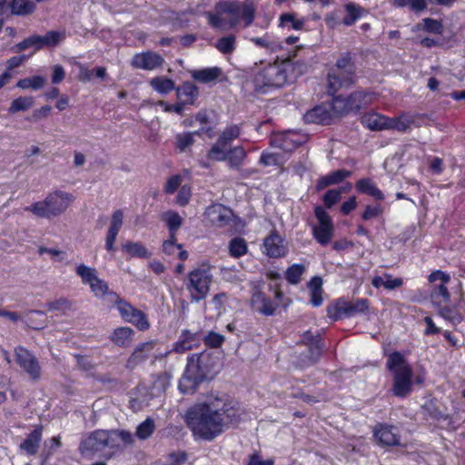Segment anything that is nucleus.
Returning a JSON list of instances; mask_svg holds the SVG:
<instances>
[{
    "label": "nucleus",
    "mask_w": 465,
    "mask_h": 465,
    "mask_svg": "<svg viewBox=\"0 0 465 465\" xmlns=\"http://www.w3.org/2000/svg\"><path fill=\"white\" fill-rule=\"evenodd\" d=\"M326 313L331 322L349 319L348 300L345 297L333 300L327 305Z\"/></svg>",
    "instance_id": "27"
},
{
    "label": "nucleus",
    "mask_w": 465,
    "mask_h": 465,
    "mask_svg": "<svg viewBox=\"0 0 465 465\" xmlns=\"http://www.w3.org/2000/svg\"><path fill=\"white\" fill-rule=\"evenodd\" d=\"M267 290L272 297L265 292L262 284H254L252 288L250 306L261 315L273 316L277 313L284 294L278 284L269 283Z\"/></svg>",
    "instance_id": "4"
},
{
    "label": "nucleus",
    "mask_w": 465,
    "mask_h": 465,
    "mask_svg": "<svg viewBox=\"0 0 465 465\" xmlns=\"http://www.w3.org/2000/svg\"><path fill=\"white\" fill-rule=\"evenodd\" d=\"M154 430L155 422L153 419L148 417L145 420L137 426L135 436L141 440H145L153 435Z\"/></svg>",
    "instance_id": "50"
},
{
    "label": "nucleus",
    "mask_w": 465,
    "mask_h": 465,
    "mask_svg": "<svg viewBox=\"0 0 465 465\" xmlns=\"http://www.w3.org/2000/svg\"><path fill=\"white\" fill-rule=\"evenodd\" d=\"M208 25L216 30L233 29L241 22L244 28L252 25L256 17V6L251 0L243 2L222 0L215 4L214 12H206Z\"/></svg>",
    "instance_id": "2"
},
{
    "label": "nucleus",
    "mask_w": 465,
    "mask_h": 465,
    "mask_svg": "<svg viewBox=\"0 0 465 465\" xmlns=\"http://www.w3.org/2000/svg\"><path fill=\"white\" fill-rule=\"evenodd\" d=\"M203 380H179L178 388L183 394H193Z\"/></svg>",
    "instance_id": "63"
},
{
    "label": "nucleus",
    "mask_w": 465,
    "mask_h": 465,
    "mask_svg": "<svg viewBox=\"0 0 465 465\" xmlns=\"http://www.w3.org/2000/svg\"><path fill=\"white\" fill-rule=\"evenodd\" d=\"M46 314L38 310L30 311L26 315L27 325L34 330H41L45 328Z\"/></svg>",
    "instance_id": "49"
},
{
    "label": "nucleus",
    "mask_w": 465,
    "mask_h": 465,
    "mask_svg": "<svg viewBox=\"0 0 465 465\" xmlns=\"http://www.w3.org/2000/svg\"><path fill=\"white\" fill-rule=\"evenodd\" d=\"M304 271L305 267L302 264L294 263L286 270L285 278L291 284H297L301 282Z\"/></svg>",
    "instance_id": "58"
},
{
    "label": "nucleus",
    "mask_w": 465,
    "mask_h": 465,
    "mask_svg": "<svg viewBox=\"0 0 465 465\" xmlns=\"http://www.w3.org/2000/svg\"><path fill=\"white\" fill-rule=\"evenodd\" d=\"M193 143L194 139L193 133H184L183 134H178L176 137V146L181 152L185 151V149L191 146Z\"/></svg>",
    "instance_id": "64"
},
{
    "label": "nucleus",
    "mask_w": 465,
    "mask_h": 465,
    "mask_svg": "<svg viewBox=\"0 0 465 465\" xmlns=\"http://www.w3.org/2000/svg\"><path fill=\"white\" fill-rule=\"evenodd\" d=\"M34 99L31 96H19L13 100L8 109L10 114H15L21 111H26L32 107Z\"/></svg>",
    "instance_id": "57"
},
{
    "label": "nucleus",
    "mask_w": 465,
    "mask_h": 465,
    "mask_svg": "<svg viewBox=\"0 0 465 465\" xmlns=\"http://www.w3.org/2000/svg\"><path fill=\"white\" fill-rule=\"evenodd\" d=\"M15 361L31 378H39L41 366L37 358L26 348L17 346L15 348Z\"/></svg>",
    "instance_id": "17"
},
{
    "label": "nucleus",
    "mask_w": 465,
    "mask_h": 465,
    "mask_svg": "<svg viewBox=\"0 0 465 465\" xmlns=\"http://www.w3.org/2000/svg\"><path fill=\"white\" fill-rule=\"evenodd\" d=\"M418 27L429 34L434 35H442L444 31L442 22L430 17L422 19V27H420V25Z\"/></svg>",
    "instance_id": "54"
},
{
    "label": "nucleus",
    "mask_w": 465,
    "mask_h": 465,
    "mask_svg": "<svg viewBox=\"0 0 465 465\" xmlns=\"http://www.w3.org/2000/svg\"><path fill=\"white\" fill-rule=\"evenodd\" d=\"M301 343L307 347V350L302 355L303 364L306 366L315 364L322 357L324 342L321 334H313L311 331H306L302 335Z\"/></svg>",
    "instance_id": "13"
},
{
    "label": "nucleus",
    "mask_w": 465,
    "mask_h": 465,
    "mask_svg": "<svg viewBox=\"0 0 465 465\" xmlns=\"http://www.w3.org/2000/svg\"><path fill=\"white\" fill-rule=\"evenodd\" d=\"M251 81L255 93L266 94L282 87L287 83L286 65L277 61L273 63L260 61L252 69Z\"/></svg>",
    "instance_id": "3"
},
{
    "label": "nucleus",
    "mask_w": 465,
    "mask_h": 465,
    "mask_svg": "<svg viewBox=\"0 0 465 465\" xmlns=\"http://www.w3.org/2000/svg\"><path fill=\"white\" fill-rule=\"evenodd\" d=\"M134 331L127 326L115 328L110 335L111 341L118 347L128 348L134 340Z\"/></svg>",
    "instance_id": "31"
},
{
    "label": "nucleus",
    "mask_w": 465,
    "mask_h": 465,
    "mask_svg": "<svg viewBox=\"0 0 465 465\" xmlns=\"http://www.w3.org/2000/svg\"><path fill=\"white\" fill-rule=\"evenodd\" d=\"M150 85L157 93L167 94L175 89L174 82L165 76H156L151 79Z\"/></svg>",
    "instance_id": "42"
},
{
    "label": "nucleus",
    "mask_w": 465,
    "mask_h": 465,
    "mask_svg": "<svg viewBox=\"0 0 465 465\" xmlns=\"http://www.w3.org/2000/svg\"><path fill=\"white\" fill-rule=\"evenodd\" d=\"M62 35L57 31H48L45 35H33L15 45L14 50L21 52L30 47H34L36 51L43 49L45 46L54 47L59 44Z\"/></svg>",
    "instance_id": "14"
},
{
    "label": "nucleus",
    "mask_w": 465,
    "mask_h": 465,
    "mask_svg": "<svg viewBox=\"0 0 465 465\" xmlns=\"http://www.w3.org/2000/svg\"><path fill=\"white\" fill-rule=\"evenodd\" d=\"M282 240L276 231L270 232L263 241L264 253L271 258H280L285 255Z\"/></svg>",
    "instance_id": "25"
},
{
    "label": "nucleus",
    "mask_w": 465,
    "mask_h": 465,
    "mask_svg": "<svg viewBox=\"0 0 465 465\" xmlns=\"http://www.w3.org/2000/svg\"><path fill=\"white\" fill-rule=\"evenodd\" d=\"M42 438L41 429L34 430L27 438L20 444V448L27 454H35L38 450Z\"/></svg>",
    "instance_id": "40"
},
{
    "label": "nucleus",
    "mask_w": 465,
    "mask_h": 465,
    "mask_svg": "<svg viewBox=\"0 0 465 465\" xmlns=\"http://www.w3.org/2000/svg\"><path fill=\"white\" fill-rule=\"evenodd\" d=\"M241 134V129L238 125L232 124L227 126L218 137V141L230 147L231 143Z\"/></svg>",
    "instance_id": "56"
},
{
    "label": "nucleus",
    "mask_w": 465,
    "mask_h": 465,
    "mask_svg": "<svg viewBox=\"0 0 465 465\" xmlns=\"http://www.w3.org/2000/svg\"><path fill=\"white\" fill-rule=\"evenodd\" d=\"M411 380H395L393 392L398 397H405L411 390Z\"/></svg>",
    "instance_id": "62"
},
{
    "label": "nucleus",
    "mask_w": 465,
    "mask_h": 465,
    "mask_svg": "<svg viewBox=\"0 0 465 465\" xmlns=\"http://www.w3.org/2000/svg\"><path fill=\"white\" fill-rule=\"evenodd\" d=\"M205 214L213 226L223 228L230 225L233 212L223 204L214 203L206 209Z\"/></svg>",
    "instance_id": "19"
},
{
    "label": "nucleus",
    "mask_w": 465,
    "mask_h": 465,
    "mask_svg": "<svg viewBox=\"0 0 465 465\" xmlns=\"http://www.w3.org/2000/svg\"><path fill=\"white\" fill-rule=\"evenodd\" d=\"M347 15L342 19V24L346 26L353 25L356 21L367 14V10L355 3H348L344 5Z\"/></svg>",
    "instance_id": "39"
},
{
    "label": "nucleus",
    "mask_w": 465,
    "mask_h": 465,
    "mask_svg": "<svg viewBox=\"0 0 465 465\" xmlns=\"http://www.w3.org/2000/svg\"><path fill=\"white\" fill-rule=\"evenodd\" d=\"M369 307L370 302L366 298H358L354 302L348 301L349 318L367 312Z\"/></svg>",
    "instance_id": "51"
},
{
    "label": "nucleus",
    "mask_w": 465,
    "mask_h": 465,
    "mask_svg": "<svg viewBox=\"0 0 465 465\" xmlns=\"http://www.w3.org/2000/svg\"><path fill=\"white\" fill-rule=\"evenodd\" d=\"M112 446H114V440L110 436V430H96L82 439L79 451L83 456L92 457L106 448L112 450Z\"/></svg>",
    "instance_id": "9"
},
{
    "label": "nucleus",
    "mask_w": 465,
    "mask_h": 465,
    "mask_svg": "<svg viewBox=\"0 0 465 465\" xmlns=\"http://www.w3.org/2000/svg\"><path fill=\"white\" fill-rule=\"evenodd\" d=\"M373 432L375 439L382 446L401 445V435L399 430L394 426L378 424Z\"/></svg>",
    "instance_id": "22"
},
{
    "label": "nucleus",
    "mask_w": 465,
    "mask_h": 465,
    "mask_svg": "<svg viewBox=\"0 0 465 465\" xmlns=\"http://www.w3.org/2000/svg\"><path fill=\"white\" fill-rule=\"evenodd\" d=\"M439 314L444 320L450 322L452 325L457 326L464 321L460 309L457 305L443 306L440 309Z\"/></svg>",
    "instance_id": "41"
},
{
    "label": "nucleus",
    "mask_w": 465,
    "mask_h": 465,
    "mask_svg": "<svg viewBox=\"0 0 465 465\" xmlns=\"http://www.w3.org/2000/svg\"><path fill=\"white\" fill-rule=\"evenodd\" d=\"M227 165L230 169L240 171L246 158V152L242 146H234L228 148L227 151Z\"/></svg>",
    "instance_id": "35"
},
{
    "label": "nucleus",
    "mask_w": 465,
    "mask_h": 465,
    "mask_svg": "<svg viewBox=\"0 0 465 465\" xmlns=\"http://www.w3.org/2000/svg\"><path fill=\"white\" fill-rule=\"evenodd\" d=\"M330 69H334L335 71H345V74H357V66L354 60V55L351 52H344L341 54V55L336 60L335 64H332Z\"/></svg>",
    "instance_id": "34"
},
{
    "label": "nucleus",
    "mask_w": 465,
    "mask_h": 465,
    "mask_svg": "<svg viewBox=\"0 0 465 465\" xmlns=\"http://www.w3.org/2000/svg\"><path fill=\"white\" fill-rule=\"evenodd\" d=\"M280 25H285L287 23H292V28L294 30H301L304 25L303 19H296L294 13H283L280 15Z\"/></svg>",
    "instance_id": "61"
},
{
    "label": "nucleus",
    "mask_w": 465,
    "mask_h": 465,
    "mask_svg": "<svg viewBox=\"0 0 465 465\" xmlns=\"http://www.w3.org/2000/svg\"><path fill=\"white\" fill-rule=\"evenodd\" d=\"M314 215L318 221V225L312 227V236L318 243L325 246L330 243L334 235L333 221L321 205L314 207Z\"/></svg>",
    "instance_id": "10"
},
{
    "label": "nucleus",
    "mask_w": 465,
    "mask_h": 465,
    "mask_svg": "<svg viewBox=\"0 0 465 465\" xmlns=\"http://www.w3.org/2000/svg\"><path fill=\"white\" fill-rule=\"evenodd\" d=\"M303 120L306 124H326L331 120V114L325 106L316 105L304 114Z\"/></svg>",
    "instance_id": "33"
},
{
    "label": "nucleus",
    "mask_w": 465,
    "mask_h": 465,
    "mask_svg": "<svg viewBox=\"0 0 465 465\" xmlns=\"http://www.w3.org/2000/svg\"><path fill=\"white\" fill-rule=\"evenodd\" d=\"M373 101V93L365 90H357L348 96L336 95L332 98L331 106L341 114L350 112H359L367 107Z\"/></svg>",
    "instance_id": "7"
},
{
    "label": "nucleus",
    "mask_w": 465,
    "mask_h": 465,
    "mask_svg": "<svg viewBox=\"0 0 465 465\" xmlns=\"http://www.w3.org/2000/svg\"><path fill=\"white\" fill-rule=\"evenodd\" d=\"M110 294L115 297L114 305L124 322L134 325L140 331L150 329L151 323L148 315L144 312L133 306L116 292H112Z\"/></svg>",
    "instance_id": "8"
},
{
    "label": "nucleus",
    "mask_w": 465,
    "mask_h": 465,
    "mask_svg": "<svg viewBox=\"0 0 465 465\" xmlns=\"http://www.w3.org/2000/svg\"><path fill=\"white\" fill-rule=\"evenodd\" d=\"M242 414L238 402L227 396H215L191 406L184 421L196 440L213 441L237 424Z\"/></svg>",
    "instance_id": "1"
},
{
    "label": "nucleus",
    "mask_w": 465,
    "mask_h": 465,
    "mask_svg": "<svg viewBox=\"0 0 465 465\" xmlns=\"http://www.w3.org/2000/svg\"><path fill=\"white\" fill-rule=\"evenodd\" d=\"M228 146L216 141L207 152V158L213 162H224L227 158Z\"/></svg>",
    "instance_id": "45"
},
{
    "label": "nucleus",
    "mask_w": 465,
    "mask_h": 465,
    "mask_svg": "<svg viewBox=\"0 0 465 465\" xmlns=\"http://www.w3.org/2000/svg\"><path fill=\"white\" fill-rule=\"evenodd\" d=\"M12 15H28L35 12L36 5L34 0H8Z\"/></svg>",
    "instance_id": "38"
},
{
    "label": "nucleus",
    "mask_w": 465,
    "mask_h": 465,
    "mask_svg": "<svg viewBox=\"0 0 465 465\" xmlns=\"http://www.w3.org/2000/svg\"><path fill=\"white\" fill-rule=\"evenodd\" d=\"M222 69L217 66L206 67L192 72V77L202 84L215 82L222 74Z\"/></svg>",
    "instance_id": "36"
},
{
    "label": "nucleus",
    "mask_w": 465,
    "mask_h": 465,
    "mask_svg": "<svg viewBox=\"0 0 465 465\" xmlns=\"http://www.w3.org/2000/svg\"><path fill=\"white\" fill-rule=\"evenodd\" d=\"M123 220L124 213L122 210L118 209L113 213L111 217V224L105 238V249L109 252H115L114 242L123 225Z\"/></svg>",
    "instance_id": "24"
},
{
    "label": "nucleus",
    "mask_w": 465,
    "mask_h": 465,
    "mask_svg": "<svg viewBox=\"0 0 465 465\" xmlns=\"http://www.w3.org/2000/svg\"><path fill=\"white\" fill-rule=\"evenodd\" d=\"M411 124L412 120L402 115L392 118L388 117L387 130H396L399 132L405 133L407 132L408 129H410Z\"/></svg>",
    "instance_id": "53"
},
{
    "label": "nucleus",
    "mask_w": 465,
    "mask_h": 465,
    "mask_svg": "<svg viewBox=\"0 0 465 465\" xmlns=\"http://www.w3.org/2000/svg\"><path fill=\"white\" fill-rule=\"evenodd\" d=\"M322 281L320 277L315 276L311 282V299L310 302L313 307H319L322 303Z\"/></svg>",
    "instance_id": "48"
},
{
    "label": "nucleus",
    "mask_w": 465,
    "mask_h": 465,
    "mask_svg": "<svg viewBox=\"0 0 465 465\" xmlns=\"http://www.w3.org/2000/svg\"><path fill=\"white\" fill-rule=\"evenodd\" d=\"M422 410L424 414L428 415L431 419L440 421H447V426L455 429V426H451V420L449 418L448 414L443 413L439 408L435 405L433 401L426 402L422 406Z\"/></svg>",
    "instance_id": "43"
},
{
    "label": "nucleus",
    "mask_w": 465,
    "mask_h": 465,
    "mask_svg": "<svg viewBox=\"0 0 465 465\" xmlns=\"http://www.w3.org/2000/svg\"><path fill=\"white\" fill-rule=\"evenodd\" d=\"M45 307L50 312L65 313L67 311L71 310L72 302L67 298L62 297L52 302H47Z\"/></svg>",
    "instance_id": "59"
},
{
    "label": "nucleus",
    "mask_w": 465,
    "mask_h": 465,
    "mask_svg": "<svg viewBox=\"0 0 465 465\" xmlns=\"http://www.w3.org/2000/svg\"><path fill=\"white\" fill-rule=\"evenodd\" d=\"M110 436L114 440L112 450H120L121 440L124 445H132L134 443V436L130 431L124 430H110Z\"/></svg>",
    "instance_id": "44"
},
{
    "label": "nucleus",
    "mask_w": 465,
    "mask_h": 465,
    "mask_svg": "<svg viewBox=\"0 0 465 465\" xmlns=\"http://www.w3.org/2000/svg\"><path fill=\"white\" fill-rule=\"evenodd\" d=\"M355 189L358 193L371 196L375 200L381 201L384 199V193L378 188L375 182L370 177L359 179L355 183Z\"/></svg>",
    "instance_id": "32"
},
{
    "label": "nucleus",
    "mask_w": 465,
    "mask_h": 465,
    "mask_svg": "<svg viewBox=\"0 0 465 465\" xmlns=\"http://www.w3.org/2000/svg\"><path fill=\"white\" fill-rule=\"evenodd\" d=\"M386 369L393 378H413V369L405 355L394 351L387 355Z\"/></svg>",
    "instance_id": "15"
},
{
    "label": "nucleus",
    "mask_w": 465,
    "mask_h": 465,
    "mask_svg": "<svg viewBox=\"0 0 465 465\" xmlns=\"http://www.w3.org/2000/svg\"><path fill=\"white\" fill-rule=\"evenodd\" d=\"M176 96L185 105H193L199 96V88L190 81L183 82L175 87Z\"/></svg>",
    "instance_id": "28"
},
{
    "label": "nucleus",
    "mask_w": 465,
    "mask_h": 465,
    "mask_svg": "<svg viewBox=\"0 0 465 465\" xmlns=\"http://www.w3.org/2000/svg\"><path fill=\"white\" fill-rule=\"evenodd\" d=\"M303 143V138L298 133L292 131L277 133L270 139L272 146L279 148L285 153L293 152Z\"/></svg>",
    "instance_id": "18"
},
{
    "label": "nucleus",
    "mask_w": 465,
    "mask_h": 465,
    "mask_svg": "<svg viewBox=\"0 0 465 465\" xmlns=\"http://www.w3.org/2000/svg\"><path fill=\"white\" fill-rule=\"evenodd\" d=\"M75 273L84 284L89 285L91 292L97 298H103L109 293L108 283L97 276L95 268L80 263L75 267Z\"/></svg>",
    "instance_id": "11"
},
{
    "label": "nucleus",
    "mask_w": 465,
    "mask_h": 465,
    "mask_svg": "<svg viewBox=\"0 0 465 465\" xmlns=\"http://www.w3.org/2000/svg\"><path fill=\"white\" fill-rule=\"evenodd\" d=\"M203 341L202 331L193 332L189 329L182 331L179 339L173 344V351L176 353H184L185 351L197 349Z\"/></svg>",
    "instance_id": "21"
},
{
    "label": "nucleus",
    "mask_w": 465,
    "mask_h": 465,
    "mask_svg": "<svg viewBox=\"0 0 465 465\" xmlns=\"http://www.w3.org/2000/svg\"><path fill=\"white\" fill-rule=\"evenodd\" d=\"M361 124L371 131H382L388 129V116L376 112L366 113L361 117Z\"/></svg>",
    "instance_id": "30"
},
{
    "label": "nucleus",
    "mask_w": 465,
    "mask_h": 465,
    "mask_svg": "<svg viewBox=\"0 0 465 465\" xmlns=\"http://www.w3.org/2000/svg\"><path fill=\"white\" fill-rule=\"evenodd\" d=\"M229 254L233 258H240L248 252L246 241L242 237H234L229 242Z\"/></svg>",
    "instance_id": "47"
},
{
    "label": "nucleus",
    "mask_w": 465,
    "mask_h": 465,
    "mask_svg": "<svg viewBox=\"0 0 465 465\" xmlns=\"http://www.w3.org/2000/svg\"><path fill=\"white\" fill-rule=\"evenodd\" d=\"M154 346L155 341H153L142 342L137 345L127 360V366L134 368L137 364L148 359L150 353L154 349Z\"/></svg>",
    "instance_id": "29"
},
{
    "label": "nucleus",
    "mask_w": 465,
    "mask_h": 465,
    "mask_svg": "<svg viewBox=\"0 0 465 465\" xmlns=\"http://www.w3.org/2000/svg\"><path fill=\"white\" fill-rule=\"evenodd\" d=\"M212 361L211 355L205 351L191 354L187 358L185 373L183 378H208L213 371Z\"/></svg>",
    "instance_id": "12"
},
{
    "label": "nucleus",
    "mask_w": 465,
    "mask_h": 465,
    "mask_svg": "<svg viewBox=\"0 0 465 465\" xmlns=\"http://www.w3.org/2000/svg\"><path fill=\"white\" fill-rule=\"evenodd\" d=\"M215 47L223 54H232L236 48V37L233 35L219 38Z\"/></svg>",
    "instance_id": "52"
},
{
    "label": "nucleus",
    "mask_w": 465,
    "mask_h": 465,
    "mask_svg": "<svg viewBox=\"0 0 465 465\" xmlns=\"http://www.w3.org/2000/svg\"><path fill=\"white\" fill-rule=\"evenodd\" d=\"M164 63L163 57L156 52L145 51L135 54L131 61L134 68L153 71L162 67Z\"/></svg>",
    "instance_id": "20"
},
{
    "label": "nucleus",
    "mask_w": 465,
    "mask_h": 465,
    "mask_svg": "<svg viewBox=\"0 0 465 465\" xmlns=\"http://www.w3.org/2000/svg\"><path fill=\"white\" fill-rule=\"evenodd\" d=\"M341 198V189H330L322 196V206L324 209H331L333 205L340 202Z\"/></svg>",
    "instance_id": "60"
},
{
    "label": "nucleus",
    "mask_w": 465,
    "mask_h": 465,
    "mask_svg": "<svg viewBox=\"0 0 465 465\" xmlns=\"http://www.w3.org/2000/svg\"><path fill=\"white\" fill-rule=\"evenodd\" d=\"M225 341V337L214 331H209L203 336V342L207 348L219 349Z\"/></svg>",
    "instance_id": "55"
},
{
    "label": "nucleus",
    "mask_w": 465,
    "mask_h": 465,
    "mask_svg": "<svg viewBox=\"0 0 465 465\" xmlns=\"http://www.w3.org/2000/svg\"><path fill=\"white\" fill-rule=\"evenodd\" d=\"M213 280V276L209 264L203 263L190 271L184 285L190 292L191 301L199 302L204 300L210 292Z\"/></svg>",
    "instance_id": "6"
},
{
    "label": "nucleus",
    "mask_w": 465,
    "mask_h": 465,
    "mask_svg": "<svg viewBox=\"0 0 465 465\" xmlns=\"http://www.w3.org/2000/svg\"><path fill=\"white\" fill-rule=\"evenodd\" d=\"M351 174L352 172L346 169H339L331 172L326 175L321 176L317 180L315 189L317 192H321L328 186L338 184L343 182L346 178L351 177Z\"/></svg>",
    "instance_id": "26"
},
{
    "label": "nucleus",
    "mask_w": 465,
    "mask_h": 465,
    "mask_svg": "<svg viewBox=\"0 0 465 465\" xmlns=\"http://www.w3.org/2000/svg\"><path fill=\"white\" fill-rule=\"evenodd\" d=\"M73 199V195L68 193L55 191L49 193L44 201L35 202L25 207V211H29L40 218L55 217L67 209Z\"/></svg>",
    "instance_id": "5"
},
{
    "label": "nucleus",
    "mask_w": 465,
    "mask_h": 465,
    "mask_svg": "<svg viewBox=\"0 0 465 465\" xmlns=\"http://www.w3.org/2000/svg\"><path fill=\"white\" fill-rule=\"evenodd\" d=\"M161 220L165 223L168 231H178L183 224V218L175 211H166L162 213Z\"/></svg>",
    "instance_id": "46"
},
{
    "label": "nucleus",
    "mask_w": 465,
    "mask_h": 465,
    "mask_svg": "<svg viewBox=\"0 0 465 465\" xmlns=\"http://www.w3.org/2000/svg\"><path fill=\"white\" fill-rule=\"evenodd\" d=\"M165 380H143L136 387L143 401L158 397L165 389Z\"/></svg>",
    "instance_id": "23"
},
{
    "label": "nucleus",
    "mask_w": 465,
    "mask_h": 465,
    "mask_svg": "<svg viewBox=\"0 0 465 465\" xmlns=\"http://www.w3.org/2000/svg\"><path fill=\"white\" fill-rule=\"evenodd\" d=\"M344 72H338L334 69H328L327 76H326V89L329 95L332 98L337 94V93L342 88H348L354 84L357 81V74H345Z\"/></svg>",
    "instance_id": "16"
},
{
    "label": "nucleus",
    "mask_w": 465,
    "mask_h": 465,
    "mask_svg": "<svg viewBox=\"0 0 465 465\" xmlns=\"http://www.w3.org/2000/svg\"><path fill=\"white\" fill-rule=\"evenodd\" d=\"M122 250L131 258L149 259L152 252L141 242L128 241L122 245Z\"/></svg>",
    "instance_id": "37"
}]
</instances>
